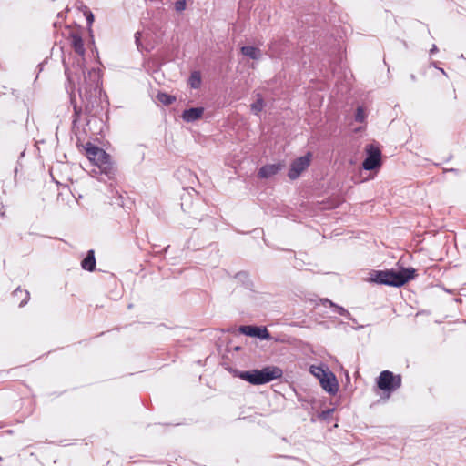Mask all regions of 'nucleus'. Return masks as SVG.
Listing matches in <instances>:
<instances>
[{"mask_svg":"<svg viewBox=\"0 0 466 466\" xmlns=\"http://www.w3.org/2000/svg\"><path fill=\"white\" fill-rule=\"evenodd\" d=\"M239 331L247 336L258 338L260 339H269L270 334L268 333V329L263 327H256V326H241L239 328Z\"/></svg>","mask_w":466,"mask_h":466,"instance_id":"nucleus-8","label":"nucleus"},{"mask_svg":"<svg viewBox=\"0 0 466 466\" xmlns=\"http://www.w3.org/2000/svg\"><path fill=\"white\" fill-rule=\"evenodd\" d=\"M310 158L311 154L307 153V155L295 159L290 165V168L288 174L289 177L292 180L298 178L301 173L309 167L310 164Z\"/></svg>","mask_w":466,"mask_h":466,"instance_id":"nucleus-7","label":"nucleus"},{"mask_svg":"<svg viewBox=\"0 0 466 466\" xmlns=\"http://www.w3.org/2000/svg\"><path fill=\"white\" fill-rule=\"evenodd\" d=\"M283 371L277 366H267L261 370L239 371L238 376L252 385H261L281 378Z\"/></svg>","mask_w":466,"mask_h":466,"instance_id":"nucleus-3","label":"nucleus"},{"mask_svg":"<svg viewBox=\"0 0 466 466\" xmlns=\"http://www.w3.org/2000/svg\"><path fill=\"white\" fill-rule=\"evenodd\" d=\"M366 116H366V114H365V112H364L363 107H362V106H359V107L357 108V110H356V114H355V120H356L357 122H360V123H362V122H364V121H365Z\"/></svg>","mask_w":466,"mask_h":466,"instance_id":"nucleus-21","label":"nucleus"},{"mask_svg":"<svg viewBox=\"0 0 466 466\" xmlns=\"http://www.w3.org/2000/svg\"><path fill=\"white\" fill-rule=\"evenodd\" d=\"M241 53L253 60H259L262 57L261 50L251 46L241 47Z\"/></svg>","mask_w":466,"mask_h":466,"instance_id":"nucleus-13","label":"nucleus"},{"mask_svg":"<svg viewBox=\"0 0 466 466\" xmlns=\"http://www.w3.org/2000/svg\"><path fill=\"white\" fill-rule=\"evenodd\" d=\"M84 75L83 82L78 83L79 96L83 100H86L88 104L92 103V99L96 98L100 94L101 76L97 69H91L86 74L83 70Z\"/></svg>","mask_w":466,"mask_h":466,"instance_id":"nucleus-4","label":"nucleus"},{"mask_svg":"<svg viewBox=\"0 0 466 466\" xmlns=\"http://www.w3.org/2000/svg\"><path fill=\"white\" fill-rule=\"evenodd\" d=\"M402 379L400 374L395 375L390 370H383L377 379V386L389 393L401 387Z\"/></svg>","mask_w":466,"mask_h":466,"instance_id":"nucleus-5","label":"nucleus"},{"mask_svg":"<svg viewBox=\"0 0 466 466\" xmlns=\"http://www.w3.org/2000/svg\"><path fill=\"white\" fill-rule=\"evenodd\" d=\"M175 8L178 12L185 10V8H186V1L185 0L177 1L176 4H175Z\"/></svg>","mask_w":466,"mask_h":466,"instance_id":"nucleus-22","label":"nucleus"},{"mask_svg":"<svg viewBox=\"0 0 466 466\" xmlns=\"http://www.w3.org/2000/svg\"><path fill=\"white\" fill-rule=\"evenodd\" d=\"M81 266L84 269L93 271L96 268V258L93 250H89L87 256L82 260Z\"/></svg>","mask_w":466,"mask_h":466,"instance_id":"nucleus-14","label":"nucleus"},{"mask_svg":"<svg viewBox=\"0 0 466 466\" xmlns=\"http://www.w3.org/2000/svg\"><path fill=\"white\" fill-rule=\"evenodd\" d=\"M80 111H81V109L78 108L76 105H74V113H75V116H76V118L74 120L75 122L77 120Z\"/></svg>","mask_w":466,"mask_h":466,"instance_id":"nucleus-26","label":"nucleus"},{"mask_svg":"<svg viewBox=\"0 0 466 466\" xmlns=\"http://www.w3.org/2000/svg\"><path fill=\"white\" fill-rule=\"evenodd\" d=\"M84 148L86 157L98 168V173L106 175L108 178L113 177L115 168L110 156L104 149L90 142H87Z\"/></svg>","mask_w":466,"mask_h":466,"instance_id":"nucleus-1","label":"nucleus"},{"mask_svg":"<svg viewBox=\"0 0 466 466\" xmlns=\"http://www.w3.org/2000/svg\"><path fill=\"white\" fill-rule=\"evenodd\" d=\"M140 32H137L136 35H135V37H136V42L138 43V40H139V37H140Z\"/></svg>","mask_w":466,"mask_h":466,"instance_id":"nucleus-28","label":"nucleus"},{"mask_svg":"<svg viewBox=\"0 0 466 466\" xmlns=\"http://www.w3.org/2000/svg\"><path fill=\"white\" fill-rule=\"evenodd\" d=\"M438 52V47L436 45H432L431 48L430 49V54L432 55V54H435Z\"/></svg>","mask_w":466,"mask_h":466,"instance_id":"nucleus-27","label":"nucleus"},{"mask_svg":"<svg viewBox=\"0 0 466 466\" xmlns=\"http://www.w3.org/2000/svg\"><path fill=\"white\" fill-rule=\"evenodd\" d=\"M284 167L281 163L268 164L263 166L258 171V177L261 178H269L278 174Z\"/></svg>","mask_w":466,"mask_h":466,"instance_id":"nucleus-10","label":"nucleus"},{"mask_svg":"<svg viewBox=\"0 0 466 466\" xmlns=\"http://www.w3.org/2000/svg\"><path fill=\"white\" fill-rule=\"evenodd\" d=\"M438 69L441 71V73H442L443 75L446 76V72L444 71V69H442V68H438Z\"/></svg>","mask_w":466,"mask_h":466,"instance_id":"nucleus-29","label":"nucleus"},{"mask_svg":"<svg viewBox=\"0 0 466 466\" xmlns=\"http://www.w3.org/2000/svg\"><path fill=\"white\" fill-rule=\"evenodd\" d=\"M323 303L324 304L329 303L330 307H333L335 309V311L338 314L345 316L349 319H351L350 313L346 309H344L343 307L334 304L332 301H330L328 299H326Z\"/></svg>","mask_w":466,"mask_h":466,"instance_id":"nucleus-18","label":"nucleus"},{"mask_svg":"<svg viewBox=\"0 0 466 466\" xmlns=\"http://www.w3.org/2000/svg\"><path fill=\"white\" fill-rule=\"evenodd\" d=\"M188 84L194 89H197L200 86L201 75L198 71H194L191 73L189 79H188Z\"/></svg>","mask_w":466,"mask_h":466,"instance_id":"nucleus-17","label":"nucleus"},{"mask_svg":"<svg viewBox=\"0 0 466 466\" xmlns=\"http://www.w3.org/2000/svg\"><path fill=\"white\" fill-rule=\"evenodd\" d=\"M367 157L362 163L365 170H372L381 165V152L378 147L372 144L366 146Z\"/></svg>","mask_w":466,"mask_h":466,"instance_id":"nucleus-6","label":"nucleus"},{"mask_svg":"<svg viewBox=\"0 0 466 466\" xmlns=\"http://www.w3.org/2000/svg\"><path fill=\"white\" fill-rule=\"evenodd\" d=\"M66 90L67 92L70 94V100H71V103H74L75 101V96H74V87H66Z\"/></svg>","mask_w":466,"mask_h":466,"instance_id":"nucleus-25","label":"nucleus"},{"mask_svg":"<svg viewBox=\"0 0 466 466\" xmlns=\"http://www.w3.org/2000/svg\"><path fill=\"white\" fill-rule=\"evenodd\" d=\"M19 294L23 295V299L21 300V302L19 303V307H23L25 306L28 300H29V292L27 290H22V289H15V292H14V296H18Z\"/></svg>","mask_w":466,"mask_h":466,"instance_id":"nucleus-20","label":"nucleus"},{"mask_svg":"<svg viewBox=\"0 0 466 466\" xmlns=\"http://www.w3.org/2000/svg\"><path fill=\"white\" fill-rule=\"evenodd\" d=\"M204 113L203 107H193L186 109L182 113V118L186 122H194L198 120Z\"/></svg>","mask_w":466,"mask_h":466,"instance_id":"nucleus-11","label":"nucleus"},{"mask_svg":"<svg viewBox=\"0 0 466 466\" xmlns=\"http://www.w3.org/2000/svg\"><path fill=\"white\" fill-rule=\"evenodd\" d=\"M78 66H79V68L82 70V65H80V63H79Z\"/></svg>","mask_w":466,"mask_h":466,"instance_id":"nucleus-30","label":"nucleus"},{"mask_svg":"<svg viewBox=\"0 0 466 466\" xmlns=\"http://www.w3.org/2000/svg\"><path fill=\"white\" fill-rule=\"evenodd\" d=\"M85 15H86L88 26H91L92 23L94 22L93 13L91 11H86V12H85Z\"/></svg>","mask_w":466,"mask_h":466,"instance_id":"nucleus-23","label":"nucleus"},{"mask_svg":"<svg viewBox=\"0 0 466 466\" xmlns=\"http://www.w3.org/2000/svg\"><path fill=\"white\" fill-rule=\"evenodd\" d=\"M66 73L67 75L68 82L74 84L75 78H74L73 75L70 73V71L68 69H66Z\"/></svg>","mask_w":466,"mask_h":466,"instance_id":"nucleus-24","label":"nucleus"},{"mask_svg":"<svg viewBox=\"0 0 466 466\" xmlns=\"http://www.w3.org/2000/svg\"><path fill=\"white\" fill-rule=\"evenodd\" d=\"M310 373L315 376L319 381L322 378L327 376L330 370L325 365H311L309 368Z\"/></svg>","mask_w":466,"mask_h":466,"instance_id":"nucleus-15","label":"nucleus"},{"mask_svg":"<svg viewBox=\"0 0 466 466\" xmlns=\"http://www.w3.org/2000/svg\"><path fill=\"white\" fill-rule=\"evenodd\" d=\"M414 268H402L401 270H378L371 277V280L378 284L392 287H400L414 278Z\"/></svg>","mask_w":466,"mask_h":466,"instance_id":"nucleus-2","label":"nucleus"},{"mask_svg":"<svg viewBox=\"0 0 466 466\" xmlns=\"http://www.w3.org/2000/svg\"><path fill=\"white\" fill-rule=\"evenodd\" d=\"M321 387L329 394L335 395L339 390L336 376L330 371L319 381Z\"/></svg>","mask_w":466,"mask_h":466,"instance_id":"nucleus-9","label":"nucleus"},{"mask_svg":"<svg viewBox=\"0 0 466 466\" xmlns=\"http://www.w3.org/2000/svg\"><path fill=\"white\" fill-rule=\"evenodd\" d=\"M265 102L260 94L257 95V99L251 104L250 108L253 114L258 116V114L264 109Z\"/></svg>","mask_w":466,"mask_h":466,"instance_id":"nucleus-16","label":"nucleus"},{"mask_svg":"<svg viewBox=\"0 0 466 466\" xmlns=\"http://www.w3.org/2000/svg\"><path fill=\"white\" fill-rule=\"evenodd\" d=\"M157 100L165 106L171 105L175 102V96L168 95L167 93H158L157 96Z\"/></svg>","mask_w":466,"mask_h":466,"instance_id":"nucleus-19","label":"nucleus"},{"mask_svg":"<svg viewBox=\"0 0 466 466\" xmlns=\"http://www.w3.org/2000/svg\"><path fill=\"white\" fill-rule=\"evenodd\" d=\"M69 38L71 40V46L76 51V53L83 57L86 50L84 47V42L81 35L76 33H71Z\"/></svg>","mask_w":466,"mask_h":466,"instance_id":"nucleus-12","label":"nucleus"}]
</instances>
